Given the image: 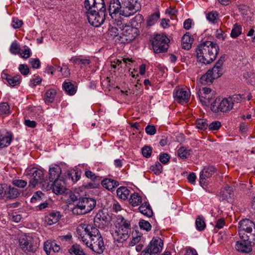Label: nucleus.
<instances>
[{"mask_svg":"<svg viewBox=\"0 0 255 255\" xmlns=\"http://www.w3.org/2000/svg\"><path fill=\"white\" fill-rule=\"evenodd\" d=\"M195 224L196 228L199 231L203 230L206 227L205 223L204 221L203 218L202 217L198 216L197 218Z\"/></svg>","mask_w":255,"mask_h":255,"instance_id":"79ce46f5","label":"nucleus"},{"mask_svg":"<svg viewBox=\"0 0 255 255\" xmlns=\"http://www.w3.org/2000/svg\"><path fill=\"white\" fill-rule=\"evenodd\" d=\"M96 204V201L93 198L80 197L78 202L73 207L72 212L78 215L85 214L91 211Z\"/></svg>","mask_w":255,"mask_h":255,"instance_id":"f03ea898","label":"nucleus"},{"mask_svg":"<svg viewBox=\"0 0 255 255\" xmlns=\"http://www.w3.org/2000/svg\"><path fill=\"white\" fill-rule=\"evenodd\" d=\"M117 40H118L119 42L122 43H128L131 42L132 40H128V38L124 34H122V32L120 33V34L118 36L117 39Z\"/></svg>","mask_w":255,"mask_h":255,"instance_id":"5fc2aeb1","label":"nucleus"},{"mask_svg":"<svg viewBox=\"0 0 255 255\" xmlns=\"http://www.w3.org/2000/svg\"><path fill=\"white\" fill-rule=\"evenodd\" d=\"M61 171V169L58 166L50 168L49 173L50 181L53 182L58 180Z\"/></svg>","mask_w":255,"mask_h":255,"instance_id":"b1692460","label":"nucleus"},{"mask_svg":"<svg viewBox=\"0 0 255 255\" xmlns=\"http://www.w3.org/2000/svg\"><path fill=\"white\" fill-rule=\"evenodd\" d=\"M225 55L222 56L216 62L213 68L208 70L209 74H211L214 78H218L221 77L223 73V64L225 61Z\"/></svg>","mask_w":255,"mask_h":255,"instance_id":"9d476101","label":"nucleus"},{"mask_svg":"<svg viewBox=\"0 0 255 255\" xmlns=\"http://www.w3.org/2000/svg\"><path fill=\"white\" fill-rule=\"evenodd\" d=\"M122 3H121L119 0H111L108 8L109 13L111 15L117 13L122 15Z\"/></svg>","mask_w":255,"mask_h":255,"instance_id":"f3484780","label":"nucleus"},{"mask_svg":"<svg viewBox=\"0 0 255 255\" xmlns=\"http://www.w3.org/2000/svg\"><path fill=\"white\" fill-rule=\"evenodd\" d=\"M218 14L217 12H210L207 15V19L211 22H215Z\"/></svg>","mask_w":255,"mask_h":255,"instance_id":"052dcab7","label":"nucleus"},{"mask_svg":"<svg viewBox=\"0 0 255 255\" xmlns=\"http://www.w3.org/2000/svg\"><path fill=\"white\" fill-rule=\"evenodd\" d=\"M196 127L201 129H206L208 128V124L204 119H197L196 121Z\"/></svg>","mask_w":255,"mask_h":255,"instance_id":"49530a36","label":"nucleus"},{"mask_svg":"<svg viewBox=\"0 0 255 255\" xmlns=\"http://www.w3.org/2000/svg\"><path fill=\"white\" fill-rule=\"evenodd\" d=\"M130 191L127 187L122 186L119 188L117 190V194L121 199L126 200L128 199Z\"/></svg>","mask_w":255,"mask_h":255,"instance_id":"473e14b6","label":"nucleus"},{"mask_svg":"<svg viewBox=\"0 0 255 255\" xmlns=\"http://www.w3.org/2000/svg\"><path fill=\"white\" fill-rule=\"evenodd\" d=\"M18 69L20 73L24 76L27 75L29 72V68L27 65L25 64H20Z\"/></svg>","mask_w":255,"mask_h":255,"instance_id":"6e6d98bb","label":"nucleus"},{"mask_svg":"<svg viewBox=\"0 0 255 255\" xmlns=\"http://www.w3.org/2000/svg\"><path fill=\"white\" fill-rule=\"evenodd\" d=\"M65 91L70 95H74L76 92L74 86L71 82H65L63 85Z\"/></svg>","mask_w":255,"mask_h":255,"instance_id":"58836bf2","label":"nucleus"},{"mask_svg":"<svg viewBox=\"0 0 255 255\" xmlns=\"http://www.w3.org/2000/svg\"><path fill=\"white\" fill-rule=\"evenodd\" d=\"M85 7L87 10V19L95 27L100 26L105 21L106 8L104 0H85Z\"/></svg>","mask_w":255,"mask_h":255,"instance_id":"f257e3e1","label":"nucleus"},{"mask_svg":"<svg viewBox=\"0 0 255 255\" xmlns=\"http://www.w3.org/2000/svg\"><path fill=\"white\" fill-rule=\"evenodd\" d=\"M242 27L241 25L236 23L231 31V36L233 38H236L241 34Z\"/></svg>","mask_w":255,"mask_h":255,"instance_id":"a19ab883","label":"nucleus"},{"mask_svg":"<svg viewBox=\"0 0 255 255\" xmlns=\"http://www.w3.org/2000/svg\"><path fill=\"white\" fill-rule=\"evenodd\" d=\"M11 141V138L8 136L1 137L0 135V148L7 146L10 144Z\"/></svg>","mask_w":255,"mask_h":255,"instance_id":"37998d69","label":"nucleus"},{"mask_svg":"<svg viewBox=\"0 0 255 255\" xmlns=\"http://www.w3.org/2000/svg\"><path fill=\"white\" fill-rule=\"evenodd\" d=\"M155 127L153 126L148 125L145 128V131L149 135H153L156 133Z\"/></svg>","mask_w":255,"mask_h":255,"instance_id":"69168bd1","label":"nucleus"},{"mask_svg":"<svg viewBox=\"0 0 255 255\" xmlns=\"http://www.w3.org/2000/svg\"><path fill=\"white\" fill-rule=\"evenodd\" d=\"M29 63L33 68H38L40 65V61L37 58H31L29 60Z\"/></svg>","mask_w":255,"mask_h":255,"instance_id":"680f3d73","label":"nucleus"},{"mask_svg":"<svg viewBox=\"0 0 255 255\" xmlns=\"http://www.w3.org/2000/svg\"><path fill=\"white\" fill-rule=\"evenodd\" d=\"M194 38L191 37L189 32H186L182 38V47L185 50H189L191 48Z\"/></svg>","mask_w":255,"mask_h":255,"instance_id":"5701e85b","label":"nucleus"},{"mask_svg":"<svg viewBox=\"0 0 255 255\" xmlns=\"http://www.w3.org/2000/svg\"><path fill=\"white\" fill-rule=\"evenodd\" d=\"M200 101L203 105L207 106L211 103L212 99V95L211 94H204L198 95Z\"/></svg>","mask_w":255,"mask_h":255,"instance_id":"e433bc0d","label":"nucleus"},{"mask_svg":"<svg viewBox=\"0 0 255 255\" xmlns=\"http://www.w3.org/2000/svg\"><path fill=\"white\" fill-rule=\"evenodd\" d=\"M239 235L242 240L253 241V244H255V228H254V233H246V231L239 229Z\"/></svg>","mask_w":255,"mask_h":255,"instance_id":"393cba45","label":"nucleus"},{"mask_svg":"<svg viewBox=\"0 0 255 255\" xmlns=\"http://www.w3.org/2000/svg\"><path fill=\"white\" fill-rule=\"evenodd\" d=\"M114 239L115 241L122 243L126 241L129 237V234H127V232L121 233L120 231H115L113 234Z\"/></svg>","mask_w":255,"mask_h":255,"instance_id":"bb28decb","label":"nucleus"},{"mask_svg":"<svg viewBox=\"0 0 255 255\" xmlns=\"http://www.w3.org/2000/svg\"><path fill=\"white\" fill-rule=\"evenodd\" d=\"M204 44H200L196 49L197 56L199 60L202 63L208 64L213 62V61L208 60L210 58V54L207 51V49L204 47Z\"/></svg>","mask_w":255,"mask_h":255,"instance_id":"9b49d317","label":"nucleus"},{"mask_svg":"<svg viewBox=\"0 0 255 255\" xmlns=\"http://www.w3.org/2000/svg\"><path fill=\"white\" fill-rule=\"evenodd\" d=\"M19 244L21 249L24 252H35L38 248L35 239L31 236H22L19 239Z\"/></svg>","mask_w":255,"mask_h":255,"instance_id":"423d86ee","label":"nucleus"},{"mask_svg":"<svg viewBox=\"0 0 255 255\" xmlns=\"http://www.w3.org/2000/svg\"><path fill=\"white\" fill-rule=\"evenodd\" d=\"M139 226L141 229L144 230L146 231H149L151 230V225L146 221L141 220L139 222Z\"/></svg>","mask_w":255,"mask_h":255,"instance_id":"8fccbe9b","label":"nucleus"},{"mask_svg":"<svg viewBox=\"0 0 255 255\" xmlns=\"http://www.w3.org/2000/svg\"><path fill=\"white\" fill-rule=\"evenodd\" d=\"M104 222L103 225L108 226L111 222V217L106 212L100 211L95 216V223H99V221Z\"/></svg>","mask_w":255,"mask_h":255,"instance_id":"a211bd4d","label":"nucleus"},{"mask_svg":"<svg viewBox=\"0 0 255 255\" xmlns=\"http://www.w3.org/2000/svg\"><path fill=\"white\" fill-rule=\"evenodd\" d=\"M143 21V16L141 14L136 15L132 19V23L133 25L135 26L138 23H141Z\"/></svg>","mask_w":255,"mask_h":255,"instance_id":"e2e57ef3","label":"nucleus"},{"mask_svg":"<svg viewBox=\"0 0 255 255\" xmlns=\"http://www.w3.org/2000/svg\"><path fill=\"white\" fill-rule=\"evenodd\" d=\"M4 76H6L5 79L10 86L14 87L20 84V75H17L14 76H11L4 74Z\"/></svg>","mask_w":255,"mask_h":255,"instance_id":"c756f323","label":"nucleus"},{"mask_svg":"<svg viewBox=\"0 0 255 255\" xmlns=\"http://www.w3.org/2000/svg\"><path fill=\"white\" fill-rule=\"evenodd\" d=\"M22 58L27 59L30 56V49L26 46H24V50H21V52H20Z\"/></svg>","mask_w":255,"mask_h":255,"instance_id":"0e129e2a","label":"nucleus"},{"mask_svg":"<svg viewBox=\"0 0 255 255\" xmlns=\"http://www.w3.org/2000/svg\"><path fill=\"white\" fill-rule=\"evenodd\" d=\"M139 212L143 215L151 217L153 215V212L149 204L147 202H144L138 208Z\"/></svg>","mask_w":255,"mask_h":255,"instance_id":"cd10ccee","label":"nucleus"},{"mask_svg":"<svg viewBox=\"0 0 255 255\" xmlns=\"http://www.w3.org/2000/svg\"><path fill=\"white\" fill-rule=\"evenodd\" d=\"M60 247L54 242L46 241L44 244V250L47 255H49L51 251L58 253L60 250Z\"/></svg>","mask_w":255,"mask_h":255,"instance_id":"412c9836","label":"nucleus"},{"mask_svg":"<svg viewBox=\"0 0 255 255\" xmlns=\"http://www.w3.org/2000/svg\"><path fill=\"white\" fill-rule=\"evenodd\" d=\"M191 149H187L184 147H180L178 150V155L182 159H187L191 155Z\"/></svg>","mask_w":255,"mask_h":255,"instance_id":"f704fd0d","label":"nucleus"},{"mask_svg":"<svg viewBox=\"0 0 255 255\" xmlns=\"http://www.w3.org/2000/svg\"><path fill=\"white\" fill-rule=\"evenodd\" d=\"M169 39L165 35L157 34L152 40L153 51L156 53H163L167 50Z\"/></svg>","mask_w":255,"mask_h":255,"instance_id":"7ed1b4c3","label":"nucleus"},{"mask_svg":"<svg viewBox=\"0 0 255 255\" xmlns=\"http://www.w3.org/2000/svg\"><path fill=\"white\" fill-rule=\"evenodd\" d=\"M4 192L3 196L7 199H13L17 198L20 194L19 190L13 187H7L6 185H4Z\"/></svg>","mask_w":255,"mask_h":255,"instance_id":"6ab92c4d","label":"nucleus"},{"mask_svg":"<svg viewBox=\"0 0 255 255\" xmlns=\"http://www.w3.org/2000/svg\"><path fill=\"white\" fill-rule=\"evenodd\" d=\"M162 240L158 237H153L147 247L142 251V255H156L162 251Z\"/></svg>","mask_w":255,"mask_h":255,"instance_id":"20e7f679","label":"nucleus"},{"mask_svg":"<svg viewBox=\"0 0 255 255\" xmlns=\"http://www.w3.org/2000/svg\"><path fill=\"white\" fill-rule=\"evenodd\" d=\"M28 174L31 178L29 182V187L34 188L37 184H41L43 182V173L42 170L32 168L29 171Z\"/></svg>","mask_w":255,"mask_h":255,"instance_id":"6e6552de","label":"nucleus"},{"mask_svg":"<svg viewBox=\"0 0 255 255\" xmlns=\"http://www.w3.org/2000/svg\"><path fill=\"white\" fill-rule=\"evenodd\" d=\"M45 194L42 192L38 191L34 193L31 199V202L33 203H39L46 200Z\"/></svg>","mask_w":255,"mask_h":255,"instance_id":"7c9ffc66","label":"nucleus"},{"mask_svg":"<svg viewBox=\"0 0 255 255\" xmlns=\"http://www.w3.org/2000/svg\"><path fill=\"white\" fill-rule=\"evenodd\" d=\"M221 126V124L219 121H214L208 125L210 130H216L219 129Z\"/></svg>","mask_w":255,"mask_h":255,"instance_id":"864d4df0","label":"nucleus"},{"mask_svg":"<svg viewBox=\"0 0 255 255\" xmlns=\"http://www.w3.org/2000/svg\"><path fill=\"white\" fill-rule=\"evenodd\" d=\"M60 218V214L58 212H52L45 217V221L49 225H51L58 222Z\"/></svg>","mask_w":255,"mask_h":255,"instance_id":"a878e982","label":"nucleus"},{"mask_svg":"<svg viewBox=\"0 0 255 255\" xmlns=\"http://www.w3.org/2000/svg\"><path fill=\"white\" fill-rule=\"evenodd\" d=\"M232 102L231 99H224L222 101L220 99H216L214 102L211 103V110L214 113L227 112L232 109Z\"/></svg>","mask_w":255,"mask_h":255,"instance_id":"39448f33","label":"nucleus"},{"mask_svg":"<svg viewBox=\"0 0 255 255\" xmlns=\"http://www.w3.org/2000/svg\"><path fill=\"white\" fill-rule=\"evenodd\" d=\"M69 253L70 254H74L75 255H86L81 247L77 244L73 245V246L69 249Z\"/></svg>","mask_w":255,"mask_h":255,"instance_id":"2f4dec72","label":"nucleus"},{"mask_svg":"<svg viewBox=\"0 0 255 255\" xmlns=\"http://www.w3.org/2000/svg\"><path fill=\"white\" fill-rule=\"evenodd\" d=\"M214 79L213 75L209 74V72L208 71L206 74L202 76L200 82L203 85H210L213 83Z\"/></svg>","mask_w":255,"mask_h":255,"instance_id":"72a5a7b5","label":"nucleus"},{"mask_svg":"<svg viewBox=\"0 0 255 255\" xmlns=\"http://www.w3.org/2000/svg\"><path fill=\"white\" fill-rule=\"evenodd\" d=\"M101 184L104 188L111 191H114L115 188L119 185L118 181L108 178L103 180Z\"/></svg>","mask_w":255,"mask_h":255,"instance_id":"4be33fe9","label":"nucleus"},{"mask_svg":"<svg viewBox=\"0 0 255 255\" xmlns=\"http://www.w3.org/2000/svg\"><path fill=\"white\" fill-rule=\"evenodd\" d=\"M64 183L61 180H57L52 182V188L53 192L56 194H62L65 193L66 188Z\"/></svg>","mask_w":255,"mask_h":255,"instance_id":"aec40b11","label":"nucleus"},{"mask_svg":"<svg viewBox=\"0 0 255 255\" xmlns=\"http://www.w3.org/2000/svg\"><path fill=\"white\" fill-rule=\"evenodd\" d=\"M201 44H204V47L207 49V51L210 54V57L211 56L208 60L213 61L216 59L219 50L218 45L209 41H206Z\"/></svg>","mask_w":255,"mask_h":255,"instance_id":"f8f14e48","label":"nucleus"},{"mask_svg":"<svg viewBox=\"0 0 255 255\" xmlns=\"http://www.w3.org/2000/svg\"><path fill=\"white\" fill-rule=\"evenodd\" d=\"M129 203L133 207L137 206L141 202V198L137 193H134L130 195Z\"/></svg>","mask_w":255,"mask_h":255,"instance_id":"c9c22d12","label":"nucleus"},{"mask_svg":"<svg viewBox=\"0 0 255 255\" xmlns=\"http://www.w3.org/2000/svg\"><path fill=\"white\" fill-rule=\"evenodd\" d=\"M56 91L54 90L50 89L48 90L45 94V101L46 103H52L55 98Z\"/></svg>","mask_w":255,"mask_h":255,"instance_id":"4c0bfd02","label":"nucleus"},{"mask_svg":"<svg viewBox=\"0 0 255 255\" xmlns=\"http://www.w3.org/2000/svg\"><path fill=\"white\" fill-rule=\"evenodd\" d=\"M217 171L216 168L213 166H209L205 167L202 170L200 174L202 179L204 178H209L212 176Z\"/></svg>","mask_w":255,"mask_h":255,"instance_id":"c85d7f7f","label":"nucleus"},{"mask_svg":"<svg viewBox=\"0 0 255 255\" xmlns=\"http://www.w3.org/2000/svg\"><path fill=\"white\" fill-rule=\"evenodd\" d=\"M99 236H102L100 233V232L98 229L95 227L92 226L91 228V232L90 235V238H91V241L93 242L96 239H98Z\"/></svg>","mask_w":255,"mask_h":255,"instance_id":"c03bdc74","label":"nucleus"},{"mask_svg":"<svg viewBox=\"0 0 255 255\" xmlns=\"http://www.w3.org/2000/svg\"><path fill=\"white\" fill-rule=\"evenodd\" d=\"M122 6L124 8L128 9L130 11V12H126V9L123 10L122 15L126 17L133 15L140 8L139 3L137 2V0H123Z\"/></svg>","mask_w":255,"mask_h":255,"instance_id":"0eeeda50","label":"nucleus"},{"mask_svg":"<svg viewBox=\"0 0 255 255\" xmlns=\"http://www.w3.org/2000/svg\"><path fill=\"white\" fill-rule=\"evenodd\" d=\"M239 229L246 231V233H254V228H255V225L254 223L251 220L245 219L241 220L239 223Z\"/></svg>","mask_w":255,"mask_h":255,"instance_id":"dca6fc26","label":"nucleus"},{"mask_svg":"<svg viewBox=\"0 0 255 255\" xmlns=\"http://www.w3.org/2000/svg\"><path fill=\"white\" fill-rule=\"evenodd\" d=\"M170 159V156L168 154L163 153L161 154L159 157V161L163 164H166L168 162Z\"/></svg>","mask_w":255,"mask_h":255,"instance_id":"13d9d810","label":"nucleus"},{"mask_svg":"<svg viewBox=\"0 0 255 255\" xmlns=\"http://www.w3.org/2000/svg\"><path fill=\"white\" fill-rule=\"evenodd\" d=\"M141 151L144 157L148 158L151 156L152 148L150 146L145 145L142 148Z\"/></svg>","mask_w":255,"mask_h":255,"instance_id":"3c124183","label":"nucleus"},{"mask_svg":"<svg viewBox=\"0 0 255 255\" xmlns=\"http://www.w3.org/2000/svg\"><path fill=\"white\" fill-rule=\"evenodd\" d=\"M252 243H253V241L250 240L237 241L236 244L235 248L236 250L240 252L249 253L252 251Z\"/></svg>","mask_w":255,"mask_h":255,"instance_id":"ddd939ff","label":"nucleus"},{"mask_svg":"<svg viewBox=\"0 0 255 255\" xmlns=\"http://www.w3.org/2000/svg\"><path fill=\"white\" fill-rule=\"evenodd\" d=\"M86 176L90 179L92 181L100 182L101 178L100 176H96L94 173L90 170L86 171L85 173Z\"/></svg>","mask_w":255,"mask_h":255,"instance_id":"09e8293b","label":"nucleus"},{"mask_svg":"<svg viewBox=\"0 0 255 255\" xmlns=\"http://www.w3.org/2000/svg\"><path fill=\"white\" fill-rule=\"evenodd\" d=\"M174 98L180 103H186L190 98V94L183 89H179L174 94Z\"/></svg>","mask_w":255,"mask_h":255,"instance_id":"2eb2a0df","label":"nucleus"},{"mask_svg":"<svg viewBox=\"0 0 255 255\" xmlns=\"http://www.w3.org/2000/svg\"><path fill=\"white\" fill-rule=\"evenodd\" d=\"M160 13L159 11H156L154 13L152 14L147 20V24L148 26H151L153 25L159 18Z\"/></svg>","mask_w":255,"mask_h":255,"instance_id":"ea45409f","label":"nucleus"},{"mask_svg":"<svg viewBox=\"0 0 255 255\" xmlns=\"http://www.w3.org/2000/svg\"><path fill=\"white\" fill-rule=\"evenodd\" d=\"M162 168V165L159 162H157L155 165H152L150 169L154 172V174L159 175L161 173Z\"/></svg>","mask_w":255,"mask_h":255,"instance_id":"de8ad7c7","label":"nucleus"},{"mask_svg":"<svg viewBox=\"0 0 255 255\" xmlns=\"http://www.w3.org/2000/svg\"><path fill=\"white\" fill-rule=\"evenodd\" d=\"M117 26L120 29L122 34H124L128 36V40H133L137 36L136 28H133L129 25H124L122 22H118Z\"/></svg>","mask_w":255,"mask_h":255,"instance_id":"1a4fd4ad","label":"nucleus"},{"mask_svg":"<svg viewBox=\"0 0 255 255\" xmlns=\"http://www.w3.org/2000/svg\"><path fill=\"white\" fill-rule=\"evenodd\" d=\"M10 51L12 54H16L20 53V49L18 44L13 42L10 46Z\"/></svg>","mask_w":255,"mask_h":255,"instance_id":"4d7b16f0","label":"nucleus"},{"mask_svg":"<svg viewBox=\"0 0 255 255\" xmlns=\"http://www.w3.org/2000/svg\"><path fill=\"white\" fill-rule=\"evenodd\" d=\"M10 113V107L8 103L3 102L0 104V114H8Z\"/></svg>","mask_w":255,"mask_h":255,"instance_id":"a18cd8bd","label":"nucleus"},{"mask_svg":"<svg viewBox=\"0 0 255 255\" xmlns=\"http://www.w3.org/2000/svg\"><path fill=\"white\" fill-rule=\"evenodd\" d=\"M100 182L97 181H91V182L88 183L87 184L84 185L85 188L93 189L97 188L99 186Z\"/></svg>","mask_w":255,"mask_h":255,"instance_id":"338daca9","label":"nucleus"},{"mask_svg":"<svg viewBox=\"0 0 255 255\" xmlns=\"http://www.w3.org/2000/svg\"><path fill=\"white\" fill-rule=\"evenodd\" d=\"M12 184L18 187L23 188L27 185V182L23 180H15L12 181Z\"/></svg>","mask_w":255,"mask_h":255,"instance_id":"bf43d9fd","label":"nucleus"},{"mask_svg":"<svg viewBox=\"0 0 255 255\" xmlns=\"http://www.w3.org/2000/svg\"><path fill=\"white\" fill-rule=\"evenodd\" d=\"M96 241L92 242L89 246L93 251L98 254H101L103 253L105 249L103 239L102 236H99L98 239L95 240Z\"/></svg>","mask_w":255,"mask_h":255,"instance_id":"4468645a","label":"nucleus"},{"mask_svg":"<svg viewBox=\"0 0 255 255\" xmlns=\"http://www.w3.org/2000/svg\"><path fill=\"white\" fill-rule=\"evenodd\" d=\"M109 32L110 34V35L113 37H117L119 36L120 34V32H121L120 29L119 27L117 26V27H112L109 30Z\"/></svg>","mask_w":255,"mask_h":255,"instance_id":"603ef678","label":"nucleus"},{"mask_svg":"<svg viewBox=\"0 0 255 255\" xmlns=\"http://www.w3.org/2000/svg\"><path fill=\"white\" fill-rule=\"evenodd\" d=\"M22 20L17 18H13L11 24L13 28H18L22 25Z\"/></svg>","mask_w":255,"mask_h":255,"instance_id":"774afa93","label":"nucleus"}]
</instances>
